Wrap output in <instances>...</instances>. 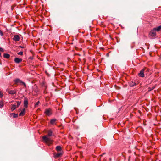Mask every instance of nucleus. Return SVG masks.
<instances>
[{
  "mask_svg": "<svg viewBox=\"0 0 161 161\" xmlns=\"http://www.w3.org/2000/svg\"><path fill=\"white\" fill-rule=\"evenodd\" d=\"M52 131L51 130H49L48 132L47 135L44 136L42 137L43 140L48 145H50L52 143V141L50 139L49 137L52 136Z\"/></svg>",
  "mask_w": 161,
  "mask_h": 161,
  "instance_id": "obj_1",
  "label": "nucleus"
},
{
  "mask_svg": "<svg viewBox=\"0 0 161 161\" xmlns=\"http://www.w3.org/2000/svg\"><path fill=\"white\" fill-rule=\"evenodd\" d=\"M6 91L8 93L12 95L15 94L17 92L16 90H10L8 88L7 89Z\"/></svg>",
  "mask_w": 161,
  "mask_h": 161,
  "instance_id": "obj_2",
  "label": "nucleus"
},
{
  "mask_svg": "<svg viewBox=\"0 0 161 161\" xmlns=\"http://www.w3.org/2000/svg\"><path fill=\"white\" fill-rule=\"evenodd\" d=\"M44 113L46 115L48 116H50L52 114L51 110L50 109H46L45 110Z\"/></svg>",
  "mask_w": 161,
  "mask_h": 161,
  "instance_id": "obj_3",
  "label": "nucleus"
},
{
  "mask_svg": "<svg viewBox=\"0 0 161 161\" xmlns=\"http://www.w3.org/2000/svg\"><path fill=\"white\" fill-rule=\"evenodd\" d=\"M156 31L154 29L153 30H152L150 33V35L151 36L153 37H154L156 36Z\"/></svg>",
  "mask_w": 161,
  "mask_h": 161,
  "instance_id": "obj_4",
  "label": "nucleus"
},
{
  "mask_svg": "<svg viewBox=\"0 0 161 161\" xmlns=\"http://www.w3.org/2000/svg\"><path fill=\"white\" fill-rule=\"evenodd\" d=\"M28 101L26 98L25 97L24 98V106L26 108L27 107V105L28 104Z\"/></svg>",
  "mask_w": 161,
  "mask_h": 161,
  "instance_id": "obj_5",
  "label": "nucleus"
},
{
  "mask_svg": "<svg viewBox=\"0 0 161 161\" xmlns=\"http://www.w3.org/2000/svg\"><path fill=\"white\" fill-rule=\"evenodd\" d=\"M25 108H23L22 110L21 111L19 114V115L20 116H22L24 115L25 114Z\"/></svg>",
  "mask_w": 161,
  "mask_h": 161,
  "instance_id": "obj_6",
  "label": "nucleus"
},
{
  "mask_svg": "<svg viewBox=\"0 0 161 161\" xmlns=\"http://www.w3.org/2000/svg\"><path fill=\"white\" fill-rule=\"evenodd\" d=\"M144 69H142L141 70L139 74V75L140 77H143L144 76Z\"/></svg>",
  "mask_w": 161,
  "mask_h": 161,
  "instance_id": "obj_7",
  "label": "nucleus"
},
{
  "mask_svg": "<svg viewBox=\"0 0 161 161\" xmlns=\"http://www.w3.org/2000/svg\"><path fill=\"white\" fill-rule=\"evenodd\" d=\"M13 40L15 41H19L20 40V37L18 35H15L14 36Z\"/></svg>",
  "mask_w": 161,
  "mask_h": 161,
  "instance_id": "obj_8",
  "label": "nucleus"
},
{
  "mask_svg": "<svg viewBox=\"0 0 161 161\" xmlns=\"http://www.w3.org/2000/svg\"><path fill=\"white\" fill-rule=\"evenodd\" d=\"M22 61V59H20L18 58H16L14 59V61L16 63H19L20 62H21Z\"/></svg>",
  "mask_w": 161,
  "mask_h": 161,
  "instance_id": "obj_9",
  "label": "nucleus"
},
{
  "mask_svg": "<svg viewBox=\"0 0 161 161\" xmlns=\"http://www.w3.org/2000/svg\"><path fill=\"white\" fill-rule=\"evenodd\" d=\"M14 82H15V84H17L18 83H22V82L19 79H16L14 80Z\"/></svg>",
  "mask_w": 161,
  "mask_h": 161,
  "instance_id": "obj_10",
  "label": "nucleus"
},
{
  "mask_svg": "<svg viewBox=\"0 0 161 161\" xmlns=\"http://www.w3.org/2000/svg\"><path fill=\"white\" fill-rule=\"evenodd\" d=\"M17 108V106L16 105L13 104L12 105V107L11 108V110L12 111H14L15 109Z\"/></svg>",
  "mask_w": 161,
  "mask_h": 161,
  "instance_id": "obj_11",
  "label": "nucleus"
},
{
  "mask_svg": "<svg viewBox=\"0 0 161 161\" xmlns=\"http://www.w3.org/2000/svg\"><path fill=\"white\" fill-rule=\"evenodd\" d=\"M56 120L55 119H51L50 122L51 124L53 125L55 124Z\"/></svg>",
  "mask_w": 161,
  "mask_h": 161,
  "instance_id": "obj_12",
  "label": "nucleus"
},
{
  "mask_svg": "<svg viewBox=\"0 0 161 161\" xmlns=\"http://www.w3.org/2000/svg\"><path fill=\"white\" fill-rule=\"evenodd\" d=\"M10 55L8 53H5L4 54L3 57L4 58H8L10 57Z\"/></svg>",
  "mask_w": 161,
  "mask_h": 161,
  "instance_id": "obj_13",
  "label": "nucleus"
},
{
  "mask_svg": "<svg viewBox=\"0 0 161 161\" xmlns=\"http://www.w3.org/2000/svg\"><path fill=\"white\" fill-rule=\"evenodd\" d=\"M156 31H158L160 30L161 29V25L159 26L158 27H157V28H154Z\"/></svg>",
  "mask_w": 161,
  "mask_h": 161,
  "instance_id": "obj_14",
  "label": "nucleus"
},
{
  "mask_svg": "<svg viewBox=\"0 0 161 161\" xmlns=\"http://www.w3.org/2000/svg\"><path fill=\"white\" fill-rule=\"evenodd\" d=\"M61 147L60 146H57L56 147V150L57 151H59L61 150Z\"/></svg>",
  "mask_w": 161,
  "mask_h": 161,
  "instance_id": "obj_15",
  "label": "nucleus"
},
{
  "mask_svg": "<svg viewBox=\"0 0 161 161\" xmlns=\"http://www.w3.org/2000/svg\"><path fill=\"white\" fill-rule=\"evenodd\" d=\"M136 85V83H135V82H130V86L132 87L135 86V85Z\"/></svg>",
  "mask_w": 161,
  "mask_h": 161,
  "instance_id": "obj_16",
  "label": "nucleus"
},
{
  "mask_svg": "<svg viewBox=\"0 0 161 161\" xmlns=\"http://www.w3.org/2000/svg\"><path fill=\"white\" fill-rule=\"evenodd\" d=\"M12 114L13 115V117L14 118H16L18 117V114H15L14 113H13Z\"/></svg>",
  "mask_w": 161,
  "mask_h": 161,
  "instance_id": "obj_17",
  "label": "nucleus"
},
{
  "mask_svg": "<svg viewBox=\"0 0 161 161\" xmlns=\"http://www.w3.org/2000/svg\"><path fill=\"white\" fill-rule=\"evenodd\" d=\"M17 105H16L17 108H18L19 106L21 103V101H17Z\"/></svg>",
  "mask_w": 161,
  "mask_h": 161,
  "instance_id": "obj_18",
  "label": "nucleus"
},
{
  "mask_svg": "<svg viewBox=\"0 0 161 161\" xmlns=\"http://www.w3.org/2000/svg\"><path fill=\"white\" fill-rule=\"evenodd\" d=\"M61 155H62V153H57V154H56V155L55 156V157H57V158L59 157Z\"/></svg>",
  "mask_w": 161,
  "mask_h": 161,
  "instance_id": "obj_19",
  "label": "nucleus"
},
{
  "mask_svg": "<svg viewBox=\"0 0 161 161\" xmlns=\"http://www.w3.org/2000/svg\"><path fill=\"white\" fill-rule=\"evenodd\" d=\"M3 105V103L2 101H0V108L2 107Z\"/></svg>",
  "mask_w": 161,
  "mask_h": 161,
  "instance_id": "obj_20",
  "label": "nucleus"
},
{
  "mask_svg": "<svg viewBox=\"0 0 161 161\" xmlns=\"http://www.w3.org/2000/svg\"><path fill=\"white\" fill-rule=\"evenodd\" d=\"M40 103V102L39 101H38L36 103L35 105V107H37L38 105Z\"/></svg>",
  "mask_w": 161,
  "mask_h": 161,
  "instance_id": "obj_21",
  "label": "nucleus"
},
{
  "mask_svg": "<svg viewBox=\"0 0 161 161\" xmlns=\"http://www.w3.org/2000/svg\"><path fill=\"white\" fill-rule=\"evenodd\" d=\"M18 55H22L23 54V52L22 51H20L18 53Z\"/></svg>",
  "mask_w": 161,
  "mask_h": 161,
  "instance_id": "obj_22",
  "label": "nucleus"
},
{
  "mask_svg": "<svg viewBox=\"0 0 161 161\" xmlns=\"http://www.w3.org/2000/svg\"><path fill=\"white\" fill-rule=\"evenodd\" d=\"M3 96V93L0 91V97H2Z\"/></svg>",
  "mask_w": 161,
  "mask_h": 161,
  "instance_id": "obj_23",
  "label": "nucleus"
},
{
  "mask_svg": "<svg viewBox=\"0 0 161 161\" xmlns=\"http://www.w3.org/2000/svg\"><path fill=\"white\" fill-rule=\"evenodd\" d=\"M21 83L24 85V86L25 87H26V84L24 82L22 81V82Z\"/></svg>",
  "mask_w": 161,
  "mask_h": 161,
  "instance_id": "obj_24",
  "label": "nucleus"
},
{
  "mask_svg": "<svg viewBox=\"0 0 161 161\" xmlns=\"http://www.w3.org/2000/svg\"><path fill=\"white\" fill-rule=\"evenodd\" d=\"M21 83L24 85V86L25 87H26V84L24 82L22 81V82Z\"/></svg>",
  "mask_w": 161,
  "mask_h": 161,
  "instance_id": "obj_25",
  "label": "nucleus"
},
{
  "mask_svg": "<svg viewBox=\"0 0 161 161\" xmlns=\"http://www.w3.org/2000/svg\"><path fill=\"white\" fill-rule=\"evenodd\" d=\"M3 35V33L2 31L0 30V35L2 36Z\"/></svg>",
  "mask_w": 161,
  "mask_h": 161,
  "instance_id": "obj_26",
  "label": "nucleus"
},
{
  "mask_svg": "<svg viewBox=\"0 0 161 161\" xmlns=\"http://www.w3.org/2000/svg\"><path fill=\"white\" fill-rule=\"evenodd\" d=\"M0 51L2 52H4L3 49L2 48H0Z\"/></svg>",
  "mask_w": 161,
  "mask_h": 161,
  "instance_id": "obj_27",
  "label": "nucleus"
},
{
  "mask_svg": "<svg viewBox=\"0 0 161 161\" xmlns=\"http://www.w3.org/2000/svg\"><path fill=\"white\" fill-rule=\"evenodd\" d=\"M1 56V53H0V56Z\"/></svg>",
  "mask_w": 161,
  "mask_h": 161,
  "instance_id": "obj_28",
  "label": "nucleus"
},
{
  "mask_svg": "<svg viewBox=\"0 0 161 161\" xmlns=\"http://www.w3.org/2000/svg\"><path fill=\"white\" fill-rule=\"evenodd\" d=\"M105 154V153H103V154Z\"/></svg>",
  "mask_w": 161,
  "mask_h": 161,
  "instance_id": "obj_29",
  "label": "nucleus"
}]
</instances>
